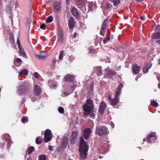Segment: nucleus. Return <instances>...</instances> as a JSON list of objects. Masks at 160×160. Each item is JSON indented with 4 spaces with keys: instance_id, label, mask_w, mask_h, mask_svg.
<instances>
[{
    "instance_id": "obj_4",
    "label": "nucleus",
    "mask_w": 160,
    "mask_h": 160,
    "mask_svg": "<svg viewBox=\"0 0 160 160\" xmlns=\"http://www.w3.org/2000/svg\"><path fill=\"white\" fill-rule=\"evenodd\" d=\"M86 104L83 105V109L84 111H88L92 110L94 108L93 101L90 99H88Z\"/></svg>"
},
{
    "instance_id": "obj_8",
    "label": "nucleus",
    "mask_w": 160,
    "mask_h": 160,
    "mask_svg": "<svg viewBox=\"0 0 160 160\" xmlns=\"http://www.w3.org/2000/svg\"><path fill=\"white\" fill-rule=\"evenodd\" d=\"M35 56L36 58L41 59H44L48 56L47 53L43 51L39 52L38 53L36 54Z\"/></svg>"
},
{
    "instance_id": "obj_20",
    "label": "nucleus",
    "mask_w": 160,
    "mask_h": 160,
    "mask_svg": "<svg viewBox=\"0 0 160 160\" xmlns=\"http://www.w3.org/2000/svg\"><path fill=\"white\" fill-rule=\"evenodd\" d=\"M68 138L67 137H64L62 139V147L63 148H66L67 147V144L68 143Z\"/></svg>"
},
{
    "instance_id": "obj_16",
    "label": "nucleus",
    "mask_w": 160,
    "mask_h": 160,
    "mask_svg": "<svg viewBox=\"0 0 160 160\" xmlns=\"http://www.w3.org/2000/svg\"><path fill=\"white\" fill-rule=\"evenodd\" d=\"M54 11L56 13L59 12L61 10V4L57 2L54 4Z\"/></svg>"
},
{
    "instance_id": "obj_47",
    "label": "nucleus",
    "mask_w": 160,
    "mask_h": 160,
    "mask_svg": "<svg viewBox=\"0 0 160 160\" xmlns=\"http://www.w3.org/2000/svg\"><path fill=\"white\" fill-rule=\"evenodd\" d=\"M45 25L44 24H42L40 26V28L43 29H45Z\"/></svg>"
},
{
    "instance_id": "obj_35",
    "label": "nucleus",
    "mask_w": 160,
    "mask_h": 160,
    "mask_svg": "<svg viewBox=\"0 0 160 160\" xmlns=\"http://www.w3.org/2000/svg\"><path fill=\"white\" fill-rule=\"evenodd\" d=\"M46 157L44 155H41L38 157V160H46Z\"/></svg>"
},
{
    "instance_id": "obj_38",
    "label": "nucleus",
    "mask_w": 160,
    "mask_h": 160,
    "mask_svg": "<svg viewBox=\"0 0 160 160\" xmlns=\"http://www.w3.org/2000/svg\"><path fill=\"white\" fill-rule=\"evenodd\" d=\"M110 7V4L109 3H106V4L104 6V8L108 9H109Z\"/></svg>"
},
{
    "instance_id": "obj_11",
    "label": "nucleus",
    "mask_w": 160,
    "mask_h": 160,
    "mask_svg": "<svg viewBox=\"0 0 160 160\" xmlns=\"http://www.w3.org/2000/svg\"><path fill=\"white\" fill-rule=\"evenodd\" d=\"M107 107L106 103L104 101H102L100 103V107L99 109V111L102 114H103L105 111V110Z\"/></svg>"
},
{
    "instance_id": "obj_29",
    "label": "nucleus",
    "mask_w": 160,
    "mask_h": 160,
    "mask_svg": "<svg viewBox=\"0 0 160 160\" xmlns=\"http://www.w3.org/2000/svg\"><path fill=\"white\" fill-rule=\"evenodd\" d=\"M94 3L93 2H91L88 5V10L89 11H92L93 10Z\"/></svg>"
},
{
    "instance_id": "obj_30",
    "label": "nucleus",
    "mask_w": 160,
    "mask_h": 160,
    "mask_svg": "<svg viewBox=\"0 0 160 160\" xmlns=\"http://www.w3.org/2000/svg\"><path fill=\"white\" fill-rule=\"evenodd\" d=\"M107 20L106 19L104 21V22L102 24V28H101L102 29L105 30L106 28L107 27Z\"/></svg>"
},
{
    "instance_id": "obj_14",
    "label": "nucleus",
    "mask_w": 160,
    "mask_h": 160,
    "mask_svg": "<svg viewBox=\"0 0 160 160\" xmlns=\"http://www.w3.org/2000/svg\"><path fill=\"white\" fill-rule=\"evenodd\" d=\"M91 132V129L89 128H88L85 130L83 135L86 140H87L89 138Z\"/></svg>"
},
{
    "instance_id": "obj_19",
    "label": "nucleus",
    "mask_w": 160,
    "mask_h": 160,
    "mask_svg": "<svg viewBox=\"0 0 160 160\" xmlns=\"http://www.w3.org/2000/svg\"><path fill=\"white\" fill-rule=\"evenodd\" d=\"M77 86V85L75 84H73L71 86L70 92L68 93H67L66 92H65L63 94V95H62V96H65L68 95L70 94L71 93L73 92L75 88H76Z\"/></svg>"
},
{
    "instance_id": "obj_7",
    "label": "nucleus",
    "mask_w": 160,
    "mask_h": 160,
    "mask_svg": "<svg viewBox=\"0 0 160 160\" xmlns=\"http://www.w3.org/2000/svg\"><path fill=\"white\" fill-rule=\"evenodd\" d=\"M44 141L47 142L50 141L52 139V135L51 131L47 129L44 132Z\"/></svg>"
},
{
    "instance_id": "obj_27",
    "label": "nucleus",
    "mask_w": 160,
    "mask_h": 160,
    "mask_svg": "<svg viewBox=\"0 0 160 160\" xmlns=\"http://www.w3.org/2000/svg\"><path fill=\"white\" fill-rule=\"evenodd\" d=\"M28 73V71L26 69H24L22 70L19 72V75H25L26 76Z\"/></svg>"
},
{
    "instance_id": "obj_15",
    "label": "nucleus",
    "mask_w": 160,
    "mask_h": 160,
    "mask_svg": "<svg viewBox=\"0 0 160 160\" xmlns=\"http://www.w3.org/2000/svg\"><path fill=\"white\" fill-rule=\"evenodd\" d=\"M26 88L24 85H21L18 88V92L19 94L25 93L26 92Z\"/></svg>"
},
{
    "instance_id": "obj_10",
    "label": "nucleus",
    "mask_w": 160,
    "mask_h": 160,
    "mask_svg": "<svg viewBox=\"0 0 160 160\" xmlns=\"http://www.w3.org/2000/svg\"><path fill=\"white\" fill-rule=\"evenodd\" d=\"M78 132L76 131L72 132L70 138V142L72 144H73L78 137Z\"/></svg>"
},
{
    "instance_id": "obj_60",
    "label": "nucleus",
    "mask_w": 160,
    "mask_h": 160,
    "mask_svg": "<svg viewBox=\"0 0 160 160\" xmlns=\"http://www.w3.org/2000/svg\"><path fill=\"white\" fill-rule=\"evenodd\" d=\"M66 3L67 4H69V0H66Z\"/></svg>"
},
{
    "instance_id": "obj_31",
    "label": "nucleus",
    "mask_w": 160,
    "mask_h": 160,
    "mask_svg": "<svg viewBox=\"0 0 160 160\" xmlns=\"http://www.w3.org/2000/svg\"><path fill=\"white\" fill-rule=\"evenodd\" d=\"M34 150V148L33 147L31 146L29 147L27 150V151L29 154H30L32 153V151Z\"/></svg>"
},
{
    "instance_id": "obj_18",
    "label": "nucleus",
    "mask_w": 160,
    "mask_h": 160,
    "mask_svg": "<svg viewBox=\"0 0 160 160\" xmlns=\"http://www.w3.org/2000/svg\"><path fill=\"white\" fill-rule=\"evenodd\" d=\"M94 72H95L98 76L102 75V69L100 66L94 68Z\"/></svg>"
},
{
    "instance_id": "obj_28",
    "label": "nucleus",
    "mask_w": 160,
    "mask_h": 160,
    "mask_svg": "<svg viewBox=\"0 0 160 160\" xmlns=\"http://www.w3.org/2000/svg\"><path fill=\"white\" fill-rule=\"evenodd\" d=\"M11 4H8L6 6V12L8 14H10L11 13Z\"/></svg>"
},
{
    "instance_id": "obj_53",
    "label": "nucleus",
    "mask_w": 160,
    "mask_h": 160,
    "mask_svg": "<svg viewBox=\"0 0 160 160\" xmlns=\"http://www.w3.org/2000/svg\"><path fill=\"white\" fill-rule=\"evenodd\" d=\"M108 100L110 101V102L112 100V99L111 98V95H110L108 96Z\"/></svg>"
},
{
    "instance_id": "obj_44",
    "label": "nucleus",
    "mask_w": 160,
    "mask_h": 160,
    "mask_svg": "<svg viewBox=\"0 0 160 160\" xmlns=\"http://www.w3.org/2000/svg\"><path fill=\"white\" fill-rule=\"evenodd\" d=\"M21 121L23 123L27 122L28 121V118H27L23 117L22 118Z\"/></svg>"
},
{
    "instance_id": "obj_21",
    "label": "nucleus",
    "mask_w": 160,
    "mask_h": 160,
    "mask_svg": "<svg viewBox=\"0 0 160 160\" xmlns=\"http://www.w3.org/2000/svg\"><path fill=\"white\" fill-rule=\"evenodd\" d=\"M68 24L70 28H72L74 25V19L73 17H71L69 19Z\"/></svg>"
},
{
    "instance_id": "obj_33",
    "label": "nucleus",
    "mask_w": 160,
    "mask_h": 160,
    "mask_svg": "<svg viewBox=\"0 0 160 160\" xmlns=\"http://www.w3.org/2000/svg\"><path fill=\"white\" fill-rule=\"evenodd\" d=\"M114 6H116L118 5L120 2V0H112Z\"/></svg>"
},
{
    "instance_id": "obj_54",
    "label": "nucleus",
    "mask_w": 160,
    "mask_h": 160,
    "mask_svg": "<svg viewBox=\"0 0 160 160\" xmlns=\"http://www.w3.org/2000/svg\"><path fill=\"white\" fill-rule=\"evenodd\" d=\"M31 100L32 101L34 102L36 101V98L35 97L32 98Z\"/></svg>"
},
{
    "instance_id": "obj_12",
    "label": "nucleus",
    "mask_w": 160,
    "mask_h": 160,
    "mask_svg": "<svg viewBox=\"0 0 160 160\" xmlns=\"http://www.w3.org/2000/svg\"><path fill=\"white\" fill-rule=\"evenodd\" d=\"M17 43L18 44V47L19 49V53L22 55L23 57L25 56L26 55V53L24 51V48L22 47L20 45V41L19 40L18 38L17 40Z\"/></svg>"
},
{
    "instance_id": "obj_17",
    "label": "nucleus",
    "mask_w": 160,
    "mask_h": 160,
    "mask_svg": "<svg viewBox=\"0 0 160 160\" xmlns=\"http://www.w3.org/2000/svg\"><path fill=\"white\" fill-rule=\"evenodd\" d=\"M71 11L74 17L77 18L79 16V13L77 9L74 7H71Z\"/></svg>"
},
{
    "instance_id": "obj_24",
    "label": "nucleus",
    "mask_w": 160,
    "mask_h": 160,
    "mask_svg": "<svg viewBox=\"0 0 160 160\" xmlns=\"http://www.w3.org/2000/svg\"><path fill=\"white\" fill-rule=\"evenodd\" d=\"M152 64L149 63L147 65H145L144 67L143 68V71L145 73L147 72L148 70L151 67Z\"/></svg>"
},
{
    "instance_id": "obj_58",
    "label": "nucleus",
    "mask_w": 160,
    "mask_h": 160,
    "mask_svg": "<svg viewBox=\"0 0 160 160\" xmlns=\"http://www.w3.org/2000/svg\"><path fill=\"white\" fill-rule=\"evenodd\" d=\"M140 19L142 20H144V18L142 16H141L140 17Z\"/></svg>"
},
{
    "instance_id": "obj_6",
    "label": "nucleus",
    "mask_w": 160,
    "mask_h": 160,
    "mask_svg": "<svg viewBox=\"0 0 160 160\" xmlns=\"http://www.w3.org/2000/svg\"><path fill=\"white\" fill-rule=\"evenodd\" d=\"M157 137L155 133L154 132L150 133L148 136L147 138V142L148 143L155 142V140H156Z\"/></svg>"
},
{
    "instance_id": "obj_2",
    "label": "nucleus",
    "mask_w": 160,
    "mask_h": 160,
    "mask_svg": "<svg viewBox=\"0 0 160 160\" xmlns=\"http://www.w3.org/2000/svg\"><path fill=\"white\" fill-rule=\"evenodd\" d=\"M11 142L9 135L4 134L2 136V140L0 141V148L3 149H7L10 147Z\"/></svg>"
},
{
    "instance_id": "obj_59",
    "label": "nucleus",
    "mask_w": 160,
    "mask_h": 160,
    "mask_svg": "<svg viewBox=\"0 0 160 160\" xmlns=\"http://www.w3.org/2000/svg\"><path fill=\"white\" fill-rule=\"evenodd\" d=\"M77 35V33H75L74 34L73 37L74 38H75L76 36Z\"/></svg>"
},
{
    "instance_id": "obj_45",
    "label": "nucleus",
    "mask_w": 160,
    "mask_h": 160,
    "mask_svg": "<svg viewBox=\"0 0 160 160\" xmlns=\"http://www.w3.org/2000/svg\"><path fill=\"white\" fill-rule=\"evenodd\" d=\"M33 75L35 78H39L40 76L39 74L37 72H34Z\"/></svg>"
},
{
    "instance_id": "obj_9",
    "label": "nucleus",
    "mask_w": 160,
    "mask_h": 160,
    "mask_svg": "<svg viewBox=\"0 0 160 160\" xmlns=\"http://www.w3.org/2000/svg\"><path fill=\"white\" fill-rule=\"evenodd\" d=\"M105 73L106 74L105 75V77H106L107 75V77L109 78L114 76L116 74V72L112 70H109L108 68H107L104 70Z\"/></svg>"
},
{
    "instance_id": "obj_32",
    "label": "nucleus",
    "mask_w": 160,
    "mask_h": 160,
    "mask_svg": "<svg viewBox=\"0 0 160 160\" xmlns=\"http://www.w3.org/2000/svg\"><path fill=\"white\" fill-rule=\"evenodd\" d=\"M53 20V18L52 16H50L47 18L46 20V22L48 23H50Z\"/></svg>"
},
{
    "instance_id": "obj_1",
    "label": "nucleus",
    "mask_w": 160,
    "mask_h": 160,
    "mask_svg": "<svg viewBox=\"0 0 160 160\" xmlns=\"http://www.w3.org/2000/svg\"><path fill=\"white\" fill-rule=\"evenodd\" d=\"M79 144V151L80 152V157L83 159H85L87 157L88 148L82 137L80 138Z\"/></svg>"
},
{
    "instance_id": "obj_41",
    "label": "nucleus",
    "mask_w": 160,
    "mask_h": 160,
    "mask_svg": "<svg viewBox=\"0 0 160 160\" xmlns=\"http://www.w3.org/2000/svg\"><path fill=\"white\" fill-rule=\"evenodd\" d=\"M105 30L102 29L101 28L100 29V34L102 36H104L105 35Z\"/></svg>"
},
{
    "instance_id": "obj_63",
    "label": "nucleus",
    "mask_w": 160,
    "mask_h": 160,
    "mask_svg": "<svg viewBox=\"0 0 160 160\" xmlns=\"http://www.w3.org/2000/svg\"><path fill=\"white\" fill-rule=\"evenodd\" d=\"M27 160H31V159L30 158H28L27 159Z\"/></svg>"
},
{
    "instance_id": "obj_43",
    "label": "nucleus",
    "mask_w": 160,
    "mask_h": 160,
    "mask_svg": "<svg viewBox=\"0 0 160 160\" xmlns=\"http://www.w3.org/2000/svg\"><path fill=\"white\" fill-rule=\"evenodd\" d=\"M109 40V38H105L103 40V43L104 44L108 42V41Z\"/></svg>"
},
{
    "instance_id": "obj_37",
    "label": "nucleus",
    "mask_w": 160,
    "mask_h": 160,
    "mask_svg": "<svg viewBox=\"0 0 160 160\" xmlns=\"http://www.w3.org/2000/svg\"><path fill=\"white\" fill-rule=\"evenodd\" d=\"M63 40L62 36V34L59 35L58 38V42H62Z\"/></svg>"
},
{
    "instance_id": "obj_25",
    "label": "nucleus",
    "mask_w": 160,
    "mask_h": 160,
    "mask_svg": "<svg viewBox=\"0 0 160 160\" xmlns=\"http://www.w3.org/2000/svg\"><path fill=\"white\" fill-rule=\"evenodd\" d=\"M84 114L85 115H88L89 114L90 117L92 118H94L95 116V114L94 113L92 112V110H90L88 111H85Z\"/></svg>"
},
{
    "instance_id": "obj_49",
    "label": "nucleus",
    "mask_w": 160,
    "mask_h": 160,
    "mask_svg": "<svg viewBox=\"0 0 160 160\" xmlns=\"http://www.w3.org/2000/svg\"><path fill=\"white\" fill-rule=\"evenodd\" d=\"M21 62V60L20 58H17L15 60V62Z\"/></svg>"
},
{
    "instance_id": "obj_26",
    "label": "nucleus",
    "mask_w": 160,
    "mask_h": 160,
    "mask_svg": "<svg viewBox=\"0 0 160 160\" xmlns=\"http://www.w3.org/2000/svg\"><path fill=\"white\" fill-rule=\"evenodd\" d=\"M152 37L153 39H158L160 38V33L158 32L154 33L152 34Z\"/></svg>"
},
{
    "instance_id": "obj_64",
    "label": "nucleus",
    "mask_w": 160,
    "mask_h": 160,
    "mask_svg": "<svg viewBox=\"0 0 160 160\" xmlns=\"http://www.w3.org/2000/svg\"><path fill=\"white\" fill-rule=\"evenodd\" d=\"M146 141V139L145 138H144L143 139V142H145Z\"/></svg>"
},
{
    "instance_id": "obj_56",
    "label": "nucleus",
    "mask_w": 160,
    "mask_h": 160,
    "mask_svg": "<svg viewBox=\"0 0 160 160\" xmlns=\"http://www.w3.org/2000/svg\"><path fill=\"white\" fill-rule=\"evenodd\" d=\"M2 0H0V7L2 6Z\"/></svg>"
},
{
    "instance_id": "obj_46",
    "label": "nucleus",
    "mask_w": 160,
    "mask_h": 160,
    "mask_svg": "<svg viewBox=\"0 0 160 160\" xmlns=\"http://www.w3.org/2000/svg\"><path fill=\"white\" fill-rule=\"evenodd\" d=\"M63 58V54L62 51H61L59 54V59L60 60H62Z\"/></svg>"
},
{
    "instance_id": "obj_52",
    "label": "nucleus",
    "mask_w": 160,
    "mask_h": 160,
    "mask_svg": "<svg viewBox=\"0 0 160 160\" xmlns=\"http://www.w3.org/2000/svg\"><path fill=\"white\" fill-rule=\"evenodd\" d=\"M56 59L55 58H54L52 61V63H55L56 62Z\"/></svg>"
},
{
    "instance_id": "obj_36",
    "label": "nucleus",
    "mask_w": 160,
    "mask_h": 160,
    "mask_svg": "<svg viewBox=\"0 0 160 160\" xmlns=\"http://www.w3.org/2000/svg\"><path fill=\"white\" fill-rule=\"evenodd\" d=\"M151 104L152 106L155 107H157L158 106V103L154 101L151 102Z\"/></svg>"
},
{
    "instance_id": "obj_50",
    "label": "nucleus",
    "mask_w": 160,
    "mask_h": 160,
    "mask_svg": "<svg viewBox=\"0 0 160 160\" xmlns=\"http://www.w3.org/2000/svg\"><path fill=\"white\" fill-rule=\"evenodd\" d=\"M156 77L157 79L159 81H160V75L157 74L156 76Z\"/></svg>"
},
{
    "instance_id": "obj_62",
    "label": "nucleus",
    "mask_w": 160,
    "mask_h": 160,
    "mask_svg": "<svg viewBox=\"0 0 160 160\" xmlns=\"http://www.w3.org/2000/svg\"><path fill=\"white\" fill-rule=\"evenodd\" d=\"M158 64H160V59H159Z\"/></svg>"
},
{
    "instance_id": "obj_51",
    "label": "nucleus",
    "mask_w": 160,
    "mask_h": 160,
    "mask_svg": "<svg viewBox=\"0 0 160 160\" xmlns=\"http://www.w3.org/2000/svg\"><path fill=\"white\" fill-rule=\"evenodd\" d=\"M155 28H156V29H157V30H160V25H157L156 26Z\"/></svg>"
},
{
    "instance_id": "obj_22",
    "label": "nucleus",
    "mask_w": 160,
    "mask_h": 160,
    "mask_svg": "<svg viewBox=\"0 0 160 160\" xmlns=\"http://www.w3.org/2000/svg\"><path fill=\"white\" fill-rule=\"evenodd\" d=\"M75 77L70 74H68L65 76V81L70 82H72L74 80Z\"/></svg>"
},
{
    "instance_id": "obj_48",
    "label": "nucleus",
    "mask_w": 160,
    "mask_h": 160,
    "mask_svg": "<svg viewBox=\"0 0 160 160\" xmlns=\"http://www.w3.org/2000/svg\"><path fill=\"white\" fill-rule=\"evenodd\" d=\"M57 87V85L56 84H53L50 87L51 88L54 89L56 88Z\"/></svg>"
},
{
    "instance_id": "obj_5",
    "label": "nucleus",
    "mask_w": 160,
    "mask_h": 160,
    "mask_svg": "<svg viewBox=\"0 0 160 160\" xmlns=\"http://www.w3.org/2000/svg\"><path fill=\"white\" fill-rule=\"evenodd\" d=\"M96 132L100 136H102L103 135H108L109 133L108 129L107 128L103 126L97 127Z\"/></svg>"
},
{
    "instance_id": "obj_39",
    "label": "nucleus",
    "mask_w": 160,
    "mask_h": 160,
    "mask_svg": "<svg viewBox=\"0 0 160 160\" xmlns=\"http://www.w3.org/2000/svg\"><path fill=\"white\" fill-rule=\"evenodd\" d=\"M58 111L60 113H63L64 111V109L62 107H59L58 108Z\"/></svg>"
},
{
    "instance_id": "obj_42",
    "label": "nucleus",
    "mask_w": 160,
    "mask_h": 160,
    "mask_svg": "<svg viewBox=\"0 0 160 160\" xmlns=\"http://www.w3.org/2000/svg\"><path fill=\"white\" fill-rule=\"evenodd\" d=\"M77 2H78L79 4L82 5L84 3V0H77Z\"/></svg>"
},
{
    "instance_id": "obj_57",
    "label": "nucleus",
    "mask_w": 160,
    "mask_h": 160,
    "mask_svg": "<svg viewBox=\"0 0 160 160\" xmlns=\"http://www.w3.org/2000/svg\"><path fill=\"white\" fill-rule=\"evenodd\" d=\"M141 52H143V53H144L145 52V50L144 49H142V50H141L140 51Z\"/></svg>"
},
{
    "instance_id": "obj_13",
    "label": "nucleus",
    "mask_w": 160,
    "mask_h": 160,
    "mask_svg": "<svg viewBox=\"0 0 160 160\" xmlns=\"http://www.w3.org/2000/svg\"><path fill=\"white\" fill-rule=\"evenodd\" d=\"M33 92L35 95L36 96L39 95L41 92L40 88L37 84L35 85L34 86Z\"/></svg>"
},
{
    "instance_id": "obj_23",
    "label": "nucleus",
    "mask_w": 160,
    "mask_h": 160,
    "mask_svg": "<svg viewBox=\"0 0 160 160\" xmlns=\"http://www.w3.org/2000/svg\"><path fill=\"white\" fill-rule=\"evenodd\" d=\"M140 67L137 66V64L133 65L132 68V70L135 74H137L139 72Z\"/></svg>"
},
{
    "instance_id": "obj_3",
    "label": "nucleus",
    "mask_w": 160,
    "mask_h": 160,
    "mask_svg": "<svg viewBox=\"0 0 160 160\" xmlns=\"http://www.w3.org/2000/svg\"><path fill=\"white\" fill-rule=\"evenodd\" d=\"M122 84L120 83L118 87V89L115 92L114 98L110 101V103L112 106H116L119 102V96L121 93L122 88L123 87Z\"/></svg>"
},
{
    "instance_id": "obj_40",
    "label": "nucleus",
    "mask_w": 160,
    "mask_h": 160,
    "mask_svg": "<svg viewBox=\"0 0 160 160\" xmlns=\"http://www.w3.org/2000/svg\"><path fill=\"white\" fill-rule=\"evenodd\" d=\"M9 40L10 42L12 43H13L14 42V38L12 35H11L9 37Z\"/></svg>"
},
{
    "instance_id": "obj_55",
    "label": "nucleus",
    "mask_w": 160,
    "mask_h": 160,
    "mask_svg": "<svg viewBox=\"0 0 160 160\" xmlns=\"http://www.w3.org/2000/svg\"><path fill=\"white\" fill-rule=\"evenodd\" d=\"M156 42L157 44L160 45V39L157 41Z\"/></svg>"
},
{
    "instance_id": "obj_61",
    "label": "nucleus",
    "mask_w": 160,
    "mask_h": 160,
    "mask_svg": "<svg viewBox=\"0 0 160 160\" xmlns=\"http://www.w3.org/2000/svg\"><path fill=\"white\" fill-rule=\"evenodd\" d=\"M158 87L160 88V83L158 84Z\"/></svg>"
},
{
    "instance_id": "obj_34",
    "label": "nucleus",
    "mask_w": 160,
    "mask_h": 160,
    "mask_svg": "<svg viewBox=\"0 0 160 160\" xmlns=\"http://www.w3.org/2000/svg\"><path fill=\"white\" fill-rule=\"evenodd\" d=\"M42 142L41 138L40 137H38L37 138L36 140V143L37 144H40Z\"/></svg>"
}]
</instances>
